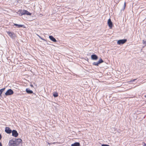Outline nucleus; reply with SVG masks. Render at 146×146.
Wrapping results in <instances>:
<instances>
[{"mask_svg":"<svg viewBox=\"0 0 146 146\" xmlns=\"http://www.w3.org/2000/svg\"><path fill=\"white\" fill-rule=\"evenodd\" d=\"M7 33L10 36L12 37L13 36L14 34L13 33L10 32H7Z\"/></svg>","mask_w":146,"mask_h":146,"instance_id":"ddd939ff","label":"nucleus"},{"mask_svg":"<svg viewBox=\"0 0 146 146\" xmlns=\"http://www.w3.org/2000/svg\"><path fill=\"white\" fill-rule=\"evenodd\" d=\"M93 64L96 66H98L99 64L98 62H94L93 63Z\"/></svg>","mask_w":146,"mask_h":146,"instance_id":"f3484780","label":"nucleus"},{"mask_svg":"<svg viewBox=\"0 0 146 146\" xmlns=\"http://www.w3.org/2000/svg\"><path fill=\"white\" fill-rule=\"evenodd\" d=\"M26 90V92L28 94H31L33 93L32 90H30L29 88H27Z\"/></svg>","mask_w":146,"mask_h":146,"instance_id":"9d476101","label":"nucleus"},{"mask_svg":"<svg viewBox=\"0 0 146 146\" xmlns=\"http://www.w3.org/2000/svg\"><path fill=\"white\" fill-rule=\"evenodd\" d=\"M108 24L110 29H111L112 27L113 24L110 19H109L108 20Z\"/></svg>","mask_w":146,"mask_h":146,"instance_id":"423d86ee","label":"nucleus"},{"mask_svg":"<svg viewBox=\"0 0 146 146\" xmlns=\"http://www.w3.org/2000/svg\"><path fill=\"white\" fill-rule=\"evenodd\" d=\"M14 25H15L17 26L18 28H20L23 27L24 25H18L17 24L14 23Z\"/></svg>","mask_w":146,"mask_h":146,"instance_id":"f8f14e48","label":"nucleus"},{"mask_svg":"<svg viewBox=\"0 0 146 146\" xmlns=\"http://www.w3.org/2000/svg\"><path fill=\"white\" fill-rule=\"evenodd\" d=\"M91 59L93 60H96L98 58L97 56L95 54H92L91 56Z\"/></svg>","mask_w":146,"mask_h":146,"instance_id":"0eeeda50","label":"nucleus"},{"mask_svg":"<svg viewBox=\"0 0 146 146\" xmlns=\"http://www.w3.org/2000/svg\"><path fill=\"white\" fill-rule=\"evenodd\" d=\"M136 80V79H133V80H131L129 82H133L135 80Z\"/></svg>","mask_w":146,"mask_h":146,"instance_id":"a211bd4d","label":"nucleus"},{"mask_svg":"<svg viewBox=\"0 0 146 146\" xmlns=\"http://www.w3.org/2000/svg\"><path fill=\"white\" fill-rule=\"evenodd\" d=\"M125 2L124 3V9L125 8Z\"/></svg>","mask_w":146,"mask_h":146,"instance_id":"4be33fe9","label":"nucleus"},{"mask_svg":"<svg viewBox=\"0 0 146 146\" xmlns=\"http://www.w3.org/2000/svg\"><path fill=\"white\" fill-rule=\"evenodd\" d=\"M103 62V61L102 60V59H100L98 61V62L99 64Z\"/></svg>","mask_w":146,"mask_h":146,"instance_id":"dca6fc26","label":"nucleus"},{"mask_svg":"<svg viewBox=\"0 0 146 146\" xmlns=\"http://www.w3.org/2000/svg\"><path fill=\"white\" fill-rule=\"evenodd\" d=\"M30 86H31V87H33V85L32 84H31V85H30Z\"/></svg>","mask_w":146,"mask_h":146,"instance_id":"cd10ccee","label":"nucleus"},{"mask_svg":"<svg viewBox=\"0 0 146 146\" xmlns=\"http://www.w3.org/2000/svg\"><path fill=\"white\" fill-rule=\"evenodd\" d=\"M145 19H146V18H145Z\"/></svg>","mask_w":146,"mask_h":146,"instance_id":"c756f323","label":"nucleus"},{"mask_svg":"<svg viewBox=\"0 0 146 146\" xmlns=\"http://www.w3.org/2000/svg\"><path fill=\"white\" fill-rule=\"evenodd\" d=\"M53 96L54 97H56L58 96V94L56 92H54L53 93Z\"/></svg>","mask_w":146,"mask_h":146,"instance_id":"2eb2a0df","label":"nucleus"},{"mask_svg":"<svg viewBox=\"0 0 146 146\" xmlns=\"http://www.w3.org/2000/svg\"><path fill=\"white\" fill-rule=\"evenodd\" d=\"M18 12L21 14V15H31V13L26 10H23L22 11L21 10H19Z\"/></svg>","mask_w":146,"mask_h":146,"instance_id":"f03ea898","label":"nucleus"},{"mask_svg":"<svg viewBox=\"0 0 146 146\" xmlns=\"http://www.w3.org/2000/svg\"><path fill=\"white\" fill-rule=\"evenodd\" d=\"M127 40L126 39H121L118 40L117 42V44H118L121 45L125 43Z\"/></svg>","mask_w":146,"mask_h":146,"instance_id":"7ed1b4c3","label":"nucleus"},{"mask_svg":"<svg viewBox=\"0 0 146 146\" xmlns=\"http://www.w3.org/2000/svg\"><path fill=\"white\" fill-rule=\"evenodd\" d=\"M22 141L20 139H13L9 140V146H20V143Z\"/></svg>","mask_w":146,"mask_h":146,"instance_id":"f257e3e1","label":"nucleus"},{"mask_svg":"<svg viewBox=\"0 0 146 146\" xmlns=\"http://www.w3.org/2000/svg\"><path fill=\"white\" fill-rule=\"evenodd\" d=\"M101 146H110L108 145H106V144H103Z\"/></svg>","mask_w":146,"mask_h":146,"instance_id":"6ab92c4d","label":"nucleus"},{"mask_svg":"<svg viewBox=\"0 0 146 146\" xmlns=\"http://www.w3.org/2000/svg\"><path fill=\"white\" fill-rule=\"evenodd\" d=\"M41 39H42V40H45L44 39H43V38H41Z\"/></svg>","mask_w":146,"mask_h":146,"instance_id":"c85d7f7f","label":"nucleus"},{"mask_svg":"<svg viewBox=\"0 0 146 146\" xmlns=\"http://www.w3.org/2000/svg\"><path fill=\"white\" fill-rule=\"evenodd\" d=\"M80 144L78 142H76L74 143V144H71V146H80Z\"/></svg>","mask_w":146,"mask_h":146,"instance_id":"9b49d317","label":"nucleus"},{"mask_svg":"<svg viewBox=\"0 0 146 146\" xmlns=\"http://www.w3.org/2000/svg\"><path fill=\"white\" fill-rule=\"evenodd\" d=\"M144 143L143 146H146V144L144 143Z\"/></svg>","mask_w":146,"mask_h":146,"instance_id":"bb28decb","label":"nucleus"},{"mask_svg":"<svg viewBox=\"0 0 146 146\" xmlns=\"http://www.w3.org/2000/svg\"><path fill=\"white\" fill-rule=\"evenodd\" d=\"M143 43H144L145 44H146V41H144V40H143Z\"/></svg>","mask_w":146,"mask_h":146,"instance_id":"aec40b11","label":"nucleus"},{"mask_svg":"<svg viewBox=\"0 0 146 146\" xmlns=\"http://www.w3.org/2000/svg\"><path fill=\"white\" fill-rule=\"evenodd\" d=\"M1 138H2L1 135V134H0V140L1 139Z\"/></svg>","mask_w":146,"mask_h":146,"instance_id":"412c9836","label":"nucleus"},{"mask_svg":"<svg viewBox=\"0 0 146 146\" xmlns=\"http://www.w3.org/2000/svg\"><path fill=\"white\" fill-rule=\"evenodd\" d=\"M49 38L51 40L54 42H56V39L52 36H49Z\"/></svg>","mask_w":146,"mask_h":146,"instance_id":"1a4fd4ad","label":"nucleus"},{"mask_svg":"<svg viewBox=\"0 0 146 146\" xmlns=\"http://www.w3.org/2000/svg\"><path fill=\"white\" fill-rule=\"evenodd\" d=\"M12 132V136L15 137H16L18 135V133H17V131L15 130H13Z\"/></svg>","mask_w":146,"mask_h":146,"instance_id":"39448f33","label":"nucleus"},{"mask_svg":"<svg viewBox=\"0 0 146 146\" xmlns=\"http://www.w3.org/2000/svg\"><path fill=\"white\" fill-rule=\"evenodd\" d=\"M13 92L11 89H9L5 93V95L6 96H8L11 95L13 94Z\"/></svg>","mask_w":146,"mask_h":146,"instance_id":"20e7f679","label":"nucleus"},{"mask_svg":"<svg viewBox=\"0 0 146 146\" xmlns=\"http://www.w3.org/2000/svg\"><path fill=\"white\" fill-rule=\"evenodd\" d=\"M5 131L8 133H10L12 132L11 130L8 127L5 128Z\"/></svg>","mask_w":146,"mask_h":146,"instance_id":"6e6552de","label":"nucleus"},{"mask_svg":"<svg viewBox=\"0 0 146 146\" xmlns=\"http://www.w3.org/2000/svg\"><path fill=\"white\" fill-rule=\"evenodd\" d=\"M0 146H2V143L0 142Z\"/></svg>","mask_w":146,"mask_h":146,"instance_id":"a878e982","label":"nucleus"},{"mask_svg":"<svg viewBox=\"0 0 146 146\" xmlns=\"http://www.w3.org/2000/svg\"><path fill=\"white\" fill-rule=\"evenodd\" d=\"M37 35L40 38H41V37L39 35Z\"/></svg>","mask_w":146,"mask_h":146,"instance_id":"5701e85b","label":"nucleus"},{"mask_svg":"<svg viewBox=\"0 0 146 146\" xmlns=\"http://www.w3.org/2000/svg\"><path fill=\"white\" fill-rule=\"evenodd\" d=\"M37 35L40 38H41V37L39 35Z\"/></svg>","mask_w":146,"mask_h":146,"instance_id":"393cba45","label":"nucleus"},{"mask_svg":"<svg viewBox=\"0 0 146 146\" xmlns=\"http://www.w3.org/2000/svg\"><path fill=\"white\" fill-rule=\"evenodd\" d=\"M37 35L40 38H41V37L39 35Z\"/></svg>","mask_w":146,"mask_h":146,"instance_id":"b1692460","label":"nucleus"},{"mask_svg":"<svg viewBox=\"0 0 146 146\" xmlns=\"http://www.w3.org/2000/svg\"><path fill=\"white\" fill-rule=\"evenodd\" d=\"M5 89V88H2L0 90V97L1 96V94L2 92L4 91Z\"/></svg>","mask_w":146,"mask_h":146,"instance_id":"4468645a","label":"nucleus"}]
</instances>
